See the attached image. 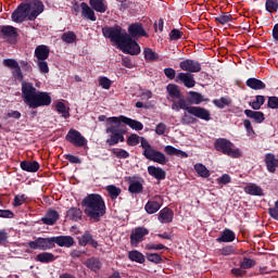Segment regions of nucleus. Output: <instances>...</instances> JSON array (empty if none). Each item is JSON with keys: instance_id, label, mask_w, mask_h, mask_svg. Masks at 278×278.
Instances as JSON below:
<instances>
[{"instance_id": "6e6d98bb", "label": "nucleus", "mask_w": 278, "mask_h": 278, "mask_svg": "<svg viewBox=\"0 0 278 278\" xmlns=\"http://www.w3.org/2000/svg\"><path fill=\"white\" fill-rule=\"evenodd\" d=\"M140 143H141V147H142V149H143V155H144V157H147V152L148 153H151V151H153V147H151V143H149V140H147V138H144V137H141L140 138Z\"/></svg>"}, {"instance_id": "7c9ffc66", "label": "nucleus", "mask_w": 278, "mask_h": 278, "mask_svg": "<svg viewBox=\"0 0 278 278\" xmlns=\"http://www.w3.org/2000/svg\"><path fill=\"white\" fill-rule=\"evenodd\" d=\"M244 114L248 118H252V121H254V123H257L258 125L266 121L264 113L261 111H252L247 109L244 111Z\"/></svg>"}, {"instance_id": "de8ad7c7", "label": "nucleus", "mask_w": 278, "mask_h": 278, "mask_svg": "<svg viewBox=\"0 0 278 278\" xmlns=\"http://www.w3.org/2000/svg\"><path fill=\"white\" fill-rule=\"evenodd\" d=\"M197 121L198 119L194 117V115H191L187 111L180 117L181 125H194L197 123Z\"/></svg>"}, {"instance_id": "e433bc0d", "label": "nucleus", "mask_w": 278, "mask_h": 278, "mask_svg": "<svg viewBox=\"0 0 278 278\" xmlns=\"http://www.w3.org/2000/svg\"><path fill=\"white\" fill-rule=\"evenodd\" d=\"M245 86L251 88V90H266V84L257 78H248Z\"/></svg>"}, {"instance_id": "412c9836", "label": "nucleus", "mask_w": 278, "mask_h": 278, "mask_svg": "<svg viewBox=\"0 0 278 278\" xmlns=\"http://www.w3.org/2000/svg\"><path fill=\"white\" fill-rule=\"evenodd\" d=\"M78 244L79 247H92V249L99 248V242L92 238V233L86 230L83 236L78 237Z\"/></svg>"}, {"instance_id": "f257e3e1", "label": "nucleus", "mask_w": 278, "mask_h": 278, "mask_svg": "<svg viewBox=\"0 0 278 278\" xmlns=\"http://www.w3.org/2000/svg\"><path fill=\"white\" fill-rule=\"evenodd\" d=\"M22 99L29 110H38L51 105V96L47 91H40L34 87V84L22 83Z\"/></svg>"}, {"instance_id": "79ce46f5", "label": "nucleus", "mask_w": 278, "mask_h": 278, "mask_svg": "<svg viewBox=\"0 0 278 278\" xmlns=\"http://www.w3.org/2000/svg\"><path fill=\"white\" fill-rule=\"evenodd\" d=\"M213 105L218 108V110H225V108H229V105H231V98L222 97L220 99H214Z\"/></svg>"}, {"instance_id": "f03ea898", "label": "nucleus", "mask_w": 278, "mask_h": 278, "mask_svg": "<svg viewBox=\"0 0 278 278\" xmlns=\"http://www.w3.org/2000/svg\"><path fill=\"white\" fill-rule=\"evenodd\" d=\"M83 207H85V214L94 223H99L103 216H105V200L101 194L90 193L81 201Z\"/></svg>"}, {"instance_id": "338daca9", "label": "nucleus", "mask_w": 278, "mask_h": 278, "mask_svg": "<svg viewBox=\"0 0 278 278\" xmlns=\"http://www.w3.org/2000/svg\"><path fill=\"white\" fill-rule=\"evenodd\" d=\"M267 106L270 110H278V97H269L267 101Z\"/></svg>"}, {"instance_id": "bb28decb", "label": "nucleus", "mask_w": 278, "mask_h": 278, "mask_svg": "<svg viewBox=\"0 0 278 278\" xmlns=\"http://www.w3.org/2000/svg\"><path fill=\"white\" fill-rule=\"evenodd\" d=\"M20 166L26 173H38L40 170V163L38 161H22Z\"/></svg>"}, {"instance_id": "e2e57ef3", "label": "nucleus", "mask_w": 278, "mask_h": 278, "mask_svg": "<svg viewBox=\"0 0 278 278\" xmlns=\"http://www.w3.org/2000/svg\"><path fill=\"white\" fill-rule=\"evenodd\" d=\"M25 201H27V195H25V193L17 194L14 197L13 205H14V207H21V205H23V203H25Z\"/></svg>"}, {"instance_id": "f3484780", "label": "nucleus", "mask_w": 278, "mask_h": 278, "mask_svg": "<svg viewBox=\"0 0 278 278\" xmlns=\"http://www.w3.org/2000/svg\"><path fill=\"white\" fill-rule=\"evenodd\" d=\"M128 34L130 38H149V34H147V30H144L142 23L130 24V26L128 27Z\"/></svg>"}, {"instance_id": "37998d69", "label": "nucleus", "mask_w": 278, "mask_h": 278, "mask_svg": "<svg viewBox=\"0 0 278 278\" xmlns=\"http://www.w3.org/2000/svg\"><path fill=\"white\" fill-rule=\"evenodd\" d=\"M193 168L199 177H203V179H207V177H210V169H207L203 163H197Z\"/></svg>"}, {"instance_id": "473e14b6", "label": "nucleus", "mask_w": 278, "mask_h": 278, "mask_svg": "<svg viewBox=\"0 0 278 278\" xmlns=\"http://www.w3.org/2000/svg\"><path fill=\"white\" fill-rule=\"evenodd\" d=\"M55 260H58V257L51 252H41L35 257V262H40V264H51L55 262Z\"/></svg>"}, {"instance_id": "4468645a", "label": "nucleus", "mask_w": 278, "mask_h": 278, "mask_svg": "<svg viewBox=\"0 0 278 278\" xmlns=\"http://www.w3.org/2000/svg\"><path fill=\"white\" fill-rule=\"evenodd\" d=\"M29 5L28 21H36L45 12V4L40 0H33Z\"/></svg>"}, {"instance_id": "a878e982", "label": "nucleus", "mask_w": 278, "mask_h": 278, "mask_svg": "<svg viewBox=\"0 0 278 278\" xmlns=\"http://www.w3.org/2000/svg\"><path fill=\"white\" fill-rule=\"evenodd\" d=\"M265 164L268 173H276L278 168V159L273 153L265 155Z\"/></svg>"}, {"instance_id": "13d9d810", "label": "nucleus", "mask_w": 278, "mask_h": 278, "mask_svg": "<svg viewBox=\"0 0 278 278\" xmlns=\"http://www.w3.org/2000/svg\"><path fill=\"white\" fill-rule=\"evenodd\" d=\"M265 8L267 12H277L278 10V1L277 0H266Z\"/></svg>"}, {"instance_id": "72a5a7b5", "label": "nucleus", "mask_w": 278, "mask_h": 278, "mask_svg": "<svg viewBox=\"0 0 278 278\" xmlns=\"http://www.w3.org/2000/svg\"><path fill=\"white\" fill-rule=\"evenodd\" d=\"M49 53H51V50L46 45L37 46L35 49V58L38 61L49 60Z\"/></svg>"}, {"instance_id": "aec40b11", "label": "nucleus", "mask_w": 278, "mask_h": 278, "mask_svg": "<svg viewBox=\"0 0 278 278\" xmlns=\"http://www.w3.org/2000/svg\"><path fill=\"white\" fill-rule=\"evenodd\" d=\"M175 81H181L185 88H194V86H197V80H194V74L190 73H179Z\"/></svg>"}, {"instance_id": "864d4df0", "label": "nucleus", "mask_w": 278, "mask_h": 278, "mask_svg": "<svg viewBox=\"0 0 278 278\" xmlns=\"http://www.w3.org/2000/svg\"><path fill=\"white\" fill-rule=\"evenodd\" d=\"M144 59L150 60V62H155V60H159L160 55L153 51L151 48H146L143 50Z\"/></svg>"}, {"instance_id": "4c0bfd02", "label": "nucleus", "mask_w": 278, "mask_h": 278, "mask_svg": "<svg viewBox=\"0 0 278 278\" xmlns=\"http://www.w3.org/2000/svg\"><path fill=\"white\" fill-rule=\"evenodd\" d=\"M128 182V192H130L131 194H140V192L144 190V187L141 185V182L138 180H134V177H129Z\"/></svg>"}, {"instance_id": "5701e85b", "label": "nucleus", "mask_w": 278, "mask_h": 278, "mask_svg": "<svg viewBox=\"0 0 278 278\" xmlns=\"http://www.w3.org/2000/svg\"><path fill=\"white\" fill-rule=\"evenodd\" d=\"M162 199L160 195H155L154 200H149L144 205V211L147 214H156L160 212L162 204L159 202Z\"/></svg>"}, {"instance_id": "a19ab883", "label": "nucleus", "mask_w": 278, "mask_h": 278, "mask_svg": "<svg viewBox=\"0 0 278 278\" xmlns=\"http://www.w3.org/2000/svg\"><path fill=\"white\" fill-rule=\"evenodd\" d=\"M128 258L130 260V262H136L137 264H144L146 262L144 254L137 250L130 251L128 253Z\"/></svg>"}, {"instance_id": "c9c22d12", "label": "nucleus", "mask_w": 278, "mask_h": 278, "mask_svg": "<svg viewBox=\"0 0 278 278\" xmlns=\"http://www.w3.org/2000/svg\"><path fill=\"white\" fill-rule=\"evenodd\" d=\"M83 216L84 212L79 207H71L66 212V218H68V220H73L74 223H79Z\"/></svg>"}, {"instance_id": "0e129e2a", "label": "nucleus", "mask_w": 278, "mask_h": 278, "mask_svg": "<svg viewBox=\"0 0 278 278\" xmlns=\"http://www.w3.org/2000/svg\"><path fill=\"white\" fill-rule=\"evenodd\" d=\"M37 66L40 71V73H43V74L49 73V63H47V60H39L37 62Z\"/></svg>"}, {"instance_id": "bf43d9fd", "label": "nucleus", "mask_w": 278, "mask_h": 278, "mask_svg": "<svg viewBox=\"0 0 278 278\" xmlns=\"http://www.w3.org/2000/svg\"><path fill=\"white\" fill-rule=\"evenodd\" d=\"M10 243V236L5 229L0 230V247H7Z\"/></svg>"}, {"instance_id": "2eb2a0df", "label": "nucleus", "mask_w": 278, "mask_h": 278, "mask_svg": "<svg viewBox=\"0 0 278 278\" xmlns=\"http://www.w3.org/2000/svg\"><path fill=\"white\" fill-rule=\"evenodd\" d=\"M0 37L1 38H9L11 45H15L18 33L16 31V27L5 25L0 27Z\"/></svg>"}, {"instance_id": "7ed1b4c3", "label": "nucleus", "mask_w": 278, "mask_h": 278, "mask_svg": "<svg viewBox=\"0 0 278 278\" xmlns=\"http://www.w3.org/2000/svg\"><path fill=\"white\" fill-rule=\"evenodd\" d=\"M189 97L180 98L178 101L172 103V110L179 112L180 110H187V108H197L201 103H210V98H205L201 92L189 91Z\"/></svg>"}, {"instance_id": "a18cd8bd", "label": "nucleus", "mask_w": 278, "mask_h": 278, "mask_svg": "<svg viewBox=\"0 0 278 278\" xmlns=\"http://www.w3.org/2000/svg\"><path fill=\"white\" fill-rule=\"evenodd\" d=\"M165 153H167V155H176L177 157H188V153H186L173 146H166Z\"/></svg>"}, {"instance_id": "6e6552de", "label": "nucleus", "mask_w": 278, "mask_h": 278, "mask_svg": "<svg viewBox=\"0 0 278 278\" xmlns=\"http://www.w3.org/2000/svg\"><path fill=\"white\" fill-rule=\"evenodd\" d=\"M108 121L109 123H124V125H128V127H130V129H135V131H142V129H144V125L141 122L129 118L125 115L109 117Z\"/></svg>"}, {"instance_id": "774afa93", "label": "nucleus", "mask_w": 278, "mask_h": 278, "mask_svg": "<svg viewBox=\"0 0 278 278\" xmlns=\"http://www.w3.org/2000/svg\"><path fill=\"white\" fill-rule=\"evenodd\" d=\"M268 214L274 220H278V200L275 202V206L268 208Z\"/></svg>"}, {"instance_id": "1a4fd4ad", "label": "nucleus", "mask_w": 278, "mask_h": 278, "mask_svg": "<svg viewBox=\"0 0 278 278\" xmlns=\"http://www.w3.org/2000/svg\"><path fill=\"white\" fill-rule=\"evenodd\" d=\"M65 140L70 142V144H73V147H86L88 144V140L86 137L81 136V132L76 129H70L68 132L65 136Z\"/></svg>"}, {"instance_id": "69168bd1", "label": "nucleus", "mask_w": 278, "mask_h": 278, "mask_svg": "<svg viewBox=\"0 0 278 278\" xmlns=\"http://www.w3.org/2000/svg\"><path fill=\"white\" fill-rule=\"evenodd\" d=\"M220 254L222 255H233L236 254V248H233V245H227V247H224L219 250Z\"/></svg>"}, {"instance_id": "6ab92c4d", "label": "nucleus", "mask_w": 278, "mask_h": 278, "mask_svg": "<svg viewBox=\"0 0 278 278\" xmlns=\"http://www.w3.org/2000/svg\"><path fill=\"white\" fill-rule=\"evenodd\" d=\"M146 159L162 165H165L168 162V159H166V155L155 149L150 150V152H146Z\"/></svg>"}, {"instance_id": "c85d7f7f", "label": "nucleus", "mask_w": 278, "mask_h": 278, "mask_svg": "<svg viewBox=\"0 0 278 278\" xmlns=\"http://www.w3.org/2000/svg\"><path fill=\"white\" fill-rule=\"evenodd\" d=\"M89 5L94 12H99L100 14L108 12V2L105 0H89Z\"/></svg>"}, {"instance_id": "052dcab7", "label": "nucleus", "mask_w": 278, "mask_h": 278, "mask_svg": "<svg viewBox=\"0 0 278 278\" xmlns=\"http://www.w3.org/2000/svg\"><path fill=\"white\" fill-rule=\"evenodd\" d=\"M181 38H184V31L177 29V28H174L170 30L169 33V40L173 41V40H181Z\"/></svg>"}, {"instance_id": "ddd939ff", "label": "nucleus", "mask_w": 278, "mask_h": 278, "mask_svg": "<svg viewBox=\"0 0 278 278\" xmlns=\"http://www.w3.org/2000/svg\"><path fill=\"white\" fill-rule=\"evenodd\" d=\"M3 65L7 66V68H13L12 76L15 79V81H22L25 76H23V70H21V65H18V61L14 59H4Z\"/></svg>"}, {"instance_id": "0eeeda50", "label": "nucleus", "mask_w": 278, "mask_h": 278, "mask_svg": "<svg viewBox=\"0 0 278 278\" xmlns=\"http://www.w3.org/2000/svg\"><path fill=\"white\" fill-rule=\"evenodd\" d=\"M27 250L29 251H51V249H55V244L53 241V237L42 238L38 237L35 238L34 241H29L27 243Z\"/></svg>"}, {"instance_id": "a211bd4d", "label": "nucleus", "mask_w": 278, "mask_h": 278, "mask_svg": "<svg viewBox=\"0 0 278 278\" xmlns=\"http://www.w3.org/2000/svg\"><path fill=\"white\" fill-rule=\"evenodd\" d=\"M144 236H149V229L144 227H137L132 232L130 233V243L134 244H140L142 240H144Z\"/></svg>"}, {"instance_id": "9b49d317", "label": "nucleus", "mask_w": 278, "mask_h": 278, "mask_svg": "<svg viewBox=\"0 0 278 278\" xmlns=\"http://www.w3.org/2000/svg\"><path fill=\"white\" fill-rule=\"evenodd\" d=\"M119 49H122L123 53H127L128 55H140V45L129 35L126 40L121 43Z\"/></svg>"}, {"instance_id": "49530a36", "label": "nucleus", "mask_w": 278, "mask_h": 278, "mask_svg": "<svg viewBox=\"0 0 278 278\" xmlns=\"http://www.w3.org/2000/svg\"><path fill=\"white\" fill-rule=\"evenodd\" d=\"M106 191L112 201H116V199H118V197L121 195V188L114 185L106 186Z\"/></svg>"}, {"instance_id": "393cba45", "label": "nucleus", "mask_w": 278, "mask_h": 278, "mask_svg": "<svg viewBox=\"0 0 278 278\" xmlns=\"http://www.w3.org/2000/svg\"><path fill=\"white\" fill-rule=\"evenodd\" d=\"M54 245L58 244V247H65L66 249H71L73 244H75V239L71 236H59L53 237Z\"/></svg>"}, {"instance_id": "8fccbe9b", "label": "nucleus", "mask_w": 278, "mask_h": 278, "mask_svg": "<svg viewBox=\"0 0 278 278\" xmlns=\"http://www.w3.org/2000/svg\"><path fill=\"white\" fill-rule=\"evenodd\" d=\"M232 18L233 17L231 14H229V12H225L222 15L215 17V22L219 23L220 25H227V23H231Z\"/></svg>"}, {"instance_id": "58836bf2", "label": "nucleus", "mask_w": 278, "mask_h": 278, "mask_svg": "<svg viewBox=\"0 0 278 278\" xmlns=\"http://www.w3.org/2000/svg\"><path fill=\"white\" fill-rule=\"evenodd\" d=\"M233 240H236V232L231 229H225L216 239L217 242H233Z\"/></svg>"}, {"instance_id": "f8f14e48", "label": "nucleus", "mask_w": 278, "mask_h": 278, "mask_svg": "<svg viewBox=\"0 0 278 278\" xmlns=\"http://www.w3.org/2000/svg\"><path fill=\"white\" fill-rule=\"evenodd\" d=\"M185 112H187L191 116H194V118L205 121V123H210V121H212V113L210 112V110L202 106L187 108Z\"/></svg>"}, {"instance_id": "4d7b16f0", "label": "nucleus", "mask_w": 278, "mask_h": 278, "mask_svg": "<svg viewBox=\"0 0 278 278\" xmlns=\"http://www.w3.org/2000/svg\"><path fill=\"white\" fill-rule=\"evenodd\" d=\"M98 81L99 86H101V88H103L104 90H110V88H112V80H110V78L105 76L99 77Z\"/></svg>"}, {"instance_id": "cd10ccee", "label": "nucleus", "mask_w": 278, "mask_h": 278, "mask_svg": "<svg viewBox=\"0 0 278 278\" xmlns=\"http://www.w3.org/2000/svg\"><path fill=\"white\" fill-rule=\"evenodd\" d=\"M80 8L83 18H87L88 21H92L93 23L94 21H97V15H94V9L90 8L88 3L81 2Z\"/></svg>"}, {"instance_id": "9d476101", "label": "nucleus", "mask_w": 278, "mask_h": 278, "mask_svg": "<svg viewBox=\"0 0 278 278\" xmlns=\"http://www.w3.org/2000/svg\"><path fill=\"white\" fill-rule=\"evenodd\" d=\"M11 20L13 23H24L29 21V3H21L16 10L12 13Z\"/></svg>"}, {"instance_id": "603ef678", "label": "nucleus", "mask_w": 278, "mask_h": 278, "mask_svg": "<svg viewBox=\"0 0 278 278\" xmlns=\"http://www.w3.org/2000/svg\"><path fill=\"white\" fill-rule=\"evenodd\" d=\"M146 257L148 262H151L152 264H162L164 263V258H162V255L157 253H147Z\"/></svg>"}, {"instance_id": "f704fd0d", "label": "nucleus", "mask_w": 278, "mask_h": 278, "mask_svg": "<svg viewBox=\"0 0 278 278\" xmlns=\"http://www.w3.org/2000/svg\"><path fill=\"white\" fill-rule=\"evenodd\" d=\"M148 173L151 175V177H154V179H157L159 181L166 179V172L163 170L162 167L150 165L148 166Z\"/></svg>"}, {"instance_id": "680f3d73", "label": "nucleus", "mask_w": 278, "mask_h": 278, "mask_svg": "<svg viewBox=\"0 0 278 278\" xmlns=\"http://www.w3.org/2000/svg\"><path fill=\"white\" fill-rule=\"evenodd\" d=\"M140 138L141 137L138 136L137 134H131L127 139L128 147H136L140 144Z\"/></svg>"}, {"instance_id": "09e8293b", "label": "nucleus", "mask_w": 278, "mask_h": 278, "mask_svg": "<svg viewBox=\"0 0 278 278\" xmlns=\"http://www.w3.org/2000/svg\"><path fill=\"white\" fill-rule=\"evenodd\" d=\"M55 110L59 114H62L63 118H71V113L66 109V104H64V102H58L55 105Z\"/></svg>"}, {"instance_id": "ea45409f", "label": "nucleus", "mask_w": 278, "mask_h": 278, "mask_svg": "<svg viewBox=\"0 0 278 278\" xmlns=\"http://www.w3.org/2000/svg\"><path fill=\"white\" fill-rule=\"evenodd\" d=\"M166 90L170 97V99H184L181 98V90H179V86L175 85V84H169L166 87Z\"/></svg>"}, {"instance_id": "c03bdc74", "label": "nucleus", "mask_w": 278, "mask_h": 278, "mask_svg": "<svg viewBox=\"0 0 278 278\" xmlns=\"http://www.w3.org/2000/svg\"><path fill=\"white\" fill-rule=\"evenodd\" d=\"M111 155L117 157V160H127L129 157L127 150L121 148L111 149Z\"/></svg>"}, {"instance_id": "b1692460", "label": "nucleus", "mask_w": 278, "mask_h": 278, "mask_svg": "<svg viewBox=\"0 0 278 278\" xmlns=\"http://www.w3.org/2000/svg\"><path fill=\"white\" fill-rule=\"evenodd\" d=\"M85 266L92 273H99L103 268V263L99 257L91 256L85 262Z\"/></svg>"}, {"instance_id": "2f4dec72", "label": "nucleus", "mask_w": 278, "mask_h": 278, "mask_svg": "<svg viewBox=\"0 0 278 278\" xmlns=\"http://www.w3.org/2000/svg\"><path fill=\"white\" fill-rule=\"evenodd\" d=\"M175 213L168 207H164L159 212V220L164 225L173 220Z\"/></svg>"}, {"instance_id": "39448f33", "label": "nucleus", "mask_w": 278, "mask_h": 278, "mask_svg": "<svg viewBox=\"0 0 278 278\" xmlns=\"http://www.w3.org/2000/svg\"><path fill=\"white\" fill-rule=\"evenodd\" d=\"M215 151L223 153V155H228V157H242V152L240 149H233V143L227 138H217L214 141Z\"/></svg>"}, {"instance_id": "20e7f679", "label": "nucleus", "mask_w": 278, "mask_h": 278, "mask_svg": "<svg viewBox=\"0 0 278 278\" xmlns=\"http://www.w3.org/2000/svg\"><path fill=\"white\" fill-rule=\"evenodd\" d=\"M106 134H111L110 138L106 139V144L109 147H116L118 142H125V135L127 130L125 129V125L121 123H112L111 126L106 127Z\"/></svg>"}, {"instance_id": "4be33fe9", "label": "nucleus", "mask_w": 278, "mask_h": 278, "mask_svg": "<svg viewBox=\"0 0 278 278\" xmlns=\"http://www.w3.org/2000/svg\"><path fill=\"white\" fill-rule=\"evenodd\" d=\"M60 220V213L58 211L50 208L47 211L46 215L41 218L43 225L53 226Z\"/></svg>"}, {"instance_id": "5fc2aeb1", "label": "nucleus", "mask_w": 278, "mask_h": 278, "mask_svg": "<svg viewBox=\"0 0 278 278\" xmlns=\"http://www.w3.org/2000/svg\"><path fill=\"white\" fill-rule=\"evenodd\" d=\"M255 264H257V262H255V260L249 258V257H243V261L240 263V266H241V268H243V270H248L249 268H253V266H255Z\"/></svg>"}, {"instance_id": "3c124183", "label": "nucleus", "mask_w": 278, "mask_h": 278, "mask_svg": "<svg viewBox=\"0 0 278 278\" xmlns=\"http://www.w3.org/2000/svg\"><path fill=\"white\" fill-rule=\"evenodd\" d=\"M61 40L66 42V45H73L77 40V35L73 31H66L62 35Z\"/></svg>"}, {"instance_id": "dca6fc26", "label": "nucleus", "mask_w": 278, "mask_h": 278, "mask_svg": "<svg viewBox=\"0 0 278 278\" xmlns=\"http://www.w3.org/2000/svg\"><path fill=\"white\" fill-rule=\"evenodd\" d=\"M179 67L181 71H186L187 73H201V64L199 61H194L192 59H187L179 63Z\"/></svg>"}, {"instance_id": "c756f323", "label": "nucleus", "mask_w": 278, "mask_h": 278, "mask_svg": "<svg viewBox=\"0 0 278 278\" xmlns=\"http://www.w3.org/2000/svg\"><path fill=\"white\" fill-rule=\"evenodd\" d=\"M244 193L251 197H264V189L256 184H249L244 187Z\"/></svg>"}, {"instance_id": "423d86ee", "label": "nucleus", "mask_w": 278, "mask_h": 278, "mask_svg": "<svg viewBox=\"0 0 278 278\" xmlns=\"http://www.w3.org/2000/svg\"><path fill=\"white\" fill-rule=\"evenodd\" d=\"M102 34L104 38H109L111 42H115L118 47H121V43L129 36L119 25L105 26L102 28Z\"/></svg>"}]
</instances>
